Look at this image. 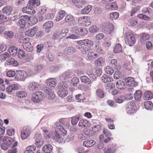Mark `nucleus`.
I'll return each mask as SVG.
<instances>
[{"instance_id":"f257e3e1","label":"nucleus","mask_w":153,"mask_h":153,"mask_svg":"<svg viewBox=\"0 0 153 153\" xmlns=\"http://www.w3.org/2000/svg\"><path fill=\"white\" fill-rule=\"evenodd\" d=\"M68 85L65 82H62L58 86L59 91L58 93L59 97H65L68 94Z\"/></svg>"},{"instance_id":"f03ea898","label":"nucleus","mask_w":153,"mask_h":153,"mask_svg":"<svg viewBox=\"0 0 153 153\" xmlns=\"http://www.w3.org/2000/svg\"><path fill=\"white\" fill-rule=\"evenodd\" d=\"M30 39L28 38L23 37L20 38L19 41L20 43H23V45L24 48L27 51L31 52L33 51V48L30 42H29Z\"/></svg>"},{"instance_id":"7ed1b4c3","label":"nucleus","mask_w":153,"mask_h":153,"mask_svg":"<svg viewBox=\"0 0 153 153\" xmlns=\"http://www.w3.org/2000/svg\"><path fill=\"white\" fill-rule=\"evenodd\" d=\"M45 97L44 94L41 91H38L32 94V101L34 103H38L41 101Z\"/></svg>"},{"instance_id":"20e7f679","label":"nucleus","mask_w":153,"mask_h":153,"mask_svg":"<svg viewBox=\"0 0 153 153\" xmlns=\"http://www.w3.org/2000/svg\"><path fill=\"white\" fill-rule=\"evenodd\" d=\"M78 24L83 26H88L91 25L90 17L84 16L80 17L78 20Z\"/></svg>"},{"instance_id":"39448f33","label":"nucleus","mask_w":153,"mask_h":153,"mask_svg":"<svg viewBox=\"0 0 153 153\" xmlns=\"http://www.w3.org/2000/svg\"><path fill=\"white\" fill-rule=\"evenodd\" d=\"M30 129L28 126H25L23 127L21 134V137L22 139H26L30 135Z\"/></svg>"},{"instance_id":"423d86ee","label":"nucleus","mask_w":153,"mask_h":153,"mask_svg":"<svg viewBox=\"0 0 153 153\" xmlns=\"http://www.w3.org/2000/svg\"><path fill=\"white\" fill-rule=\"evenodd\" d=\"M125 41L126 44L130 46L134 43L135 39L133 34H128L126 35L125 38Z\"/></svg>"},{"instance_id":"0eeeda50","label":"nucleus","mask_w":153,"mask_h":153,"mask_svg":"<svg viewBox=\"0 0 153 153\" xmlns=\"http://www.w3.org/2000/svg\"><path fill=\"white\" fill-rule=\"evenodd\" d=\"M28 88L30 91H35L40 89L41 86L38 82H34L30 83Z\"/></svg>"},{"instance_id":"6e6552de","label":"nucleus","mask_w":153,"mask_h":153,"mask_svg":"<svg viewBox=\"0 0 153 153\" xmlns=\"http://www.w3.org/2000/svg\"><path fill=\"white\" fill-rule=\"evenodd\" d=\"M56 125L55 129L56 131L58 132L59 134L63 136H64L66 134L67 131L61 125L57 123H56Z\"/></svg>"},{"instance_id":"1a4fd4ad","label":"nucleus","mask_w":153,"mask_h":153,"mask_svg":"<svg viewBox=\"0 0 153 153\" xmlns=\"http://www.w3.org/2000/svg\"><path fill=\"white\" fill-rule=\"evenodd\" d=\"M136 105L133 102H130L128 103L126 109L128 113L129 114L134 113L135 112Z\"/></svg>"},{"instance_id":"9d476101","label":"nucleus","mask_w":153,"mask_h":153,"mask_svg":"<svg viewBox=\"0 0 153 153\" xmlns=\"http://www.w3.org/2000/svg\"><path fill=\"white\" fill-rule=\"evenodd\" d=\"M28 18V16L27 15L21 16L20 19L18 21V25L20 26L21 28L25 27L26 24L27 19Z\"/></svg>"},{"instance_id":"9b49d317","label":"nucleus","mask_w":153,"mask_h":153,"mask_svg":"<svg viewBox=\"0 0 153 153\" xmlns=\"http://www.w3.org/2000/svg\"><path fill=\"white\" fill-rule=\"evenodd\" d=\"M28 75L25 71H19L17 73L15 78L17 79H22L25 78Z\"/></svg>"},{"instance_id":"f8f14e48","label":"nucleus","mask_w":153,"mask_h":153,"mask_svg":"<svg viewBox=\"0 0 153 153\" xmlns=\"http://www.w3.org/2000/svg\"><path fill=\"white\" fill-rule=\"evenodd\" d=\"M22 11L24 13L30 15H33L35 13L34 10L28 5H27L26 7L22 8Z\"/></svg>"},{"instance_id":"ddd939ff","label":"nucleus","mask_w":153,"mask_h":153,"mask_svg":"<svg viewBox=\"0 0 153 153\" xmlns=\"http://www.w3.org/2000/svg\"><path fill=\"white\" fill-rule=\"evenodd\" d=\"M53 23L51 21H48L45 23L43 25V28L45 29V31L48 33L50 31L51 28L53 26Z\"/></svg>"},{"instance_id":"4468645a","label":"nucleus","mask_w":153,"mask_h":153,"mask_svg":"<svg viewBox=\"0 0 153 153\" xmlns=\"http://www.w3.org/2000/svg\"><path fill=\"white\" fill-rule=\"evenodd\" d=\"M38 30V29L37 27H33L32 28L29 29L28 31H26L25 32V35L29 36H33L36 33Z\"/></svg>"},{"instance_id":"2eb2a0df","label":"nucleus","mask_w":153,"mask_h":153,"mask_svg":"<svg viewBox=\"0 0 153 153\" xmlns=\"http://www.w3.org/2000/svg\"><path fill=\"white\" fill-rule=\"evenodd\" d=\"M104 29L106 33L108 34H110L114 30V27L112 24L108 22L106 23Z\"/></svg>"},{"instance_id":"dca6fc26","label":"nucleus","mask_w":153,"mask_h":153,"mask_svg":"<svg viewBox=\"0 0 153 153\" xmlns=\"http://www.w3.org/2000/svg\"><path fill=\"white\" fill-rule=\"evenodd\" d=\"M35 138V145L37 147H41L44 143V140L38 134L36 135Z\"/></svg>"},{"instance_id":"f3484780","label":"nucleus","mask_w":153,"mask_h":153,"mask_svg":"<svg viewBox=\"0 0 153 153\" xmlns=\"http://www.w3.org/2000/svg\"><path fill=\"white\" fill-rule=\"evenodd\" d=\"M3 143L4 144L10 146L12 145L15 142L14 140L9 137H5L3 139Z\"/></svg>"},{"instance_id":"a211bd4d","label":"nucleus","mask_w":153,"mask_h":153,"mask_svg":"<svg viewBox=\"0 0 153 153\" xmlns=\"http://www.w3.org/2000/svg\"><path fill=\"white\" fill-rule=\"evenodd\" d=\"M55 94L53 90L50 89H48L47 90L46 96L48 99H53L55 98Z\"/></svg>"},{"instance_id":"6ab92c4d","label":"nucleus","mask_w":153,"mask_h":153,"mask_svg":"<svg viewBox=\"0 0 153 153\" xmlns=\"http://www.w3.org/2000/svg\"><path fill=\"white\" fill-rule=\"evenodd\" d=\"M127 85L130 86H135L137 85L134 79L132 77H128L126 79Z\"/></svg>"},{"instance_id":"aec40b11","label":"nucleus","mask_w":153,"mask_h":153,"mask_svg":"<svg viewBox=\"0 0 153 153\" xmlns=\"http://www.w3.org/2000/svg\"><path fill=\"white\" fill-rule=\"evenodd\" d=\"M72 2L76 7L80 8L82 7L86 2L85 0H73Z\"/></svg>"},{"instance_id":"412c9836","label":"nucleus","mask_w":153,"mask_h":153,"mask_svg":"<svg viewBox=\"0 0 153 153\" xmlns=\"http://www.w3.org/2000/svg\"><path fill=\"white\" fill-rule=\"evenodd\" d=\"M117 8V6L115 2H113L110 4H108L105 7V10L109 11L113 10Z\"/></svg>"},{"instance_id":"4be33fe9","label":"nucleus","mask_w":153,"mask_h":153,"mask_svg":"<svg viewBox=\"0 0 153 153\" xmlns=\"http://www.w3.org/2000/svg\"><path fill=\"white\" fill-rule=\"evenodd\" d=\"M28 24L30 25H33L36 24L37 21V19L34 16H31L27 19Z\"/></svg>"},{"instance_id":"5701e85b","label":"nucleus","mask_w":153,"mask_h":153,"mask_svg":"<svg viewBox=\"0 0 153 153\" xmlns=\"http://www.w3.org/2000/svg\"><path fill=\"white\" fill-rule=\"evenodd\" d=\"M6 63L8 65H13L15 66H17L19 65V63L18 62L12 58L8 59L6 61Z\"/></svg>"},{"instance_id":"b1692460","label":"nucleus","mask_w":153,"mask_h":153,"mask_svg":"<svg viewBox=\"0 0 153 153\" xmlns=\"http://www.w3.org/2000/svg\"><path fill=\"white\" fill-rule=\"evenodd\" d=\"M46 83L48 86L54 88L56 85V80L53 79H50L47 80Z\"/></svg>"},{"instance_id":"393cba45","label":"nucleus","mask_w":153,"mask_h":153,"mask_svg":"<svg viewBox=\"0 0 153 153\" xmlns=\"http://www.w3.org/2000/svg\"><path fill=\"white\" fill-rule=\"evenodd\" d=\"M43 150L45 153H50L53 149V147L51 145H46L43 147Z\"/></svg>"},{"instance_id":"a878e982","label":"nucleus","mask_w":153,"mask_h":153,"mask_svg":"<svg viewBox=\"0 0 153 153\" xmlns=\"http://www.w3.org/2000/svg\"><path fill=\"white\" fill-rule=\"evenodd\" d=\"M91 9L92 7L91 5H87L81 10V13L84 15L87 14L90 12Z\"/></svg>"},{"instance_id":"bb28decb","label":"nucleus","mask_w":153,"mask_h":153,"mask_svg":"<svg viewBox=\"0 0 153 153\" xmlns=\"http://www.w3.org/2000/svg\"><path fill=\"white\" fill-rule=\"evenodd\" d=\"M65 33H63L62 31H57L55 33L53 36L52 38L53 39H58L59 38L61 39L64 36L63 35H65Z\"/></svg>"},{"instance_id":"cd10ccee","label":"nucleus","mask_w":153,"mask_h":153,"mask_svg":"<svg viewBox=\"0 0 153 153\" xmlns=\"http://www.w3.org/2000/svg\"><path fill=\"white\" fill-rule=\"evenodd\" d=\"M89 125V123L88 121L84 119L81 120L78 124V126L82 127H87Z\"/></svg>"},{"instance_id":"c85d7f7f","label":"nucleus","mask_w":153,"mask_h":153,"mask_svg":"<svg viewBox=\"0 0 153 153\" xmlns=\"http://www.w3.org/2000/svg\"><path fill=\"white\" fill-rule=\"evenodd\" d=\"M13 9L11 7L7 6L4 7L2 10V12L4 13H5L8 15L10 14Z\"/></svg>"},{"instance_id":"c756f323","label":"nucleus","mask_w":153,"mask_h":153,"mask_svg":"<svg viewBox=\"0 0 153 153\" xmlns=\"http://www.w3.org/2000/svg\"><path fill=\"white\" fill-rule=\"evenodd\" d=\"M150 38V36L149 35L145 33H143L140 37V41L141 43H144L146 40H149Z\"/></svg>"},{"instance_id":"7c9ffc66","label":"nucleus","mask_w":153,"mask_h":153,"mask_svg":"<svg viewBox=\"0 0 153 153\" xmlns=\"http://www.w3.org/2000/svg\"><path fill=\"white\" fill-rule=\"evenodd\" d=\"M142 94L141 91L140 90L136 91L134 94V98L137 101H140L141 99Z\"/></svg>"},{"instance_id":"2f4dec72","label":"nucleus","mask_w":153,"mask_h":153,"mask_svg":"<svg viewBox=\"0 0 153 153\" xmlns=\"http://www.w3.org/2000/svg\"><path fill=\"white\" fill-rule=\"evenodd\" d=\"M65 14V12L64 10H60L58 13V15L56 18V20L59 21L62 19Z\"/></svg>"},{"instance_id":"473e14b6","label":"nucleus","mask_w":153,"mask_h":153,"mask_svg":"<svg viewBox=\"0 0 153 153\" xmlns=\"http://www.w3.org/2000/svg\"><path fill=\"white\" fill-rule=\"evenodd\" d=\"M95 143V142L94 141L91 140L84 141L83 143V145L84 146L86 147H89L92 146Z\"/></svg>"},{"instance_id":"72a5a7b5","label":"nucleus","mask_w":153,"mask_h":153,"mask_svg":"<svg viewBox=\"0 0 153 153\" xmlns=\"http://www.w3.org/2000/svg\"><path fill=\"white\" fill-rule=\"evenodd\" d=\"M101 80L104 83H106L113 81V79L110 77H108L106 74H103L101 77Z\"/></svg>"},{"instance_id":"f704fd0d","label":"nucleus","mask_w":153,"mask_h":153,"mask_svg":"<svg viewBox=\"0 0 153 153\" xmlns=\"http://www.w3.org/2000/svg\"><path fill=\"white\" fill-rule=\"evenodd\" d=\"M65 21L67 22H73V24L74 25L76 24L75 21L74 20V17L71 15H69L67 16L65 18Z\"/></svg>"},{"instance_id":"c9c22d12","label":"nucleus","mask_w":153,"mask_h":153,"mask_svg":"<svg viewBox=\"0 0 153 153\" xmlns=\"http://www.w3.org/2000/svg\"><path fill=\"white\" fill-rule=\"evenodd\" d=\"M17 51L18 49L15 47H11L9 49L10 53L13 56L17 55Z\"/></svg>"},{"instance_id":"e433bc0d","label":"nucleus","mask_w":153,"mask_h":153,"mask_svg":"<svg viewBox=\"0 0 153 153\" xmlns=\"http://www.w3.org/2000/svg\"><path fill=\"white\" fill-rule=\"evenodd\" d=\"M36 149V147L34 146H29L26 148L25 152L26 153H34L35 152Z\"/></svg>"},{"instance_id":"4c0bfd02","label":"nucleus","mask_w":153,"mask_h":153,"mask_svg":"<svg viewBox=\"0 0 153 153\" xmlns=\"http://www.w3.org/2000/svg\"><path fill=\"white\" fill-rule=\"evenodd\" d=\"M144 97L146 100H150L153 97V94L150 91H146L144 93Z\"/></svg>"},{"instance_id":"58836bf2","label":"nucleus","mask_w":153,"mask_h":153,"mask_svg":"<svg viewBox=\"0 0 153 153\" xmlns=\"http://www.w3.org/2000/svg\"><path fill=\"white\" fill-rule=\"evenodd\" d=\"M116 86L119 89H124L125 88L124 82L122 80H119L116 83Z\"/></svg>"},{"instance_id":"ea45409f","label":"nucleus","mask_w":153,"mask_h":153,"mask_svg":"<svg viewBox=\"0 0 153 153\" xmlns=\"http://www.w3.org/2000/svg\"><path fill=\"white\" fill-rule=\"evenodd\" d=\"M121 46L120 44L118 43L116 45L114 49V52L116 53H120L122 51Z\"/></svg>"},{"instance_id":"a19ab883","label":"nucleus","mask_w":153,"mask_h":153,"mask_svg":"<svg viewBox=\"0 0 153 153\" xmlns=\"http://www.w3.org/2000/svg\"><path fill=\"white\" fill-rule=\"evenodd\" d=\"M81 81L87 84H89L91 83V81L87 76H83L80 78Z\"/></svg>"},{"instance_id":"79ce46f5","label":"nucleus","mask_w":153,"mask_h":153,"mask_svg":"<svg viewBox=\"0 0 153 153\" xmlns=\"http://www.w3.org/2000/svg\"><path fill=\"white\" fill-rule=\"evenodd\" d=\"M96 95L99 98H103L104 96V92L102 89H98L96 91Z\"/></svg>"},{"instance_id":"37998d69","label":"nucleus","mask_w":153,"mask_h":153,"mask_svg":"<svg viewBox=\"0 0 153 153\" xmlns=\"http://www.w3.org/2000/svg\"><path fill=\"white\" fill-rule=\"evenodd\" d=\"M59 122L63 124L64 126L68 127L69 124V120L65 118H62L59 120Z\"/></svg>"},{"instance_id":"c03bdc74","label":"nucleus","mask_w":153,"mask_h":153,"mask_svg":"<svg viewBox=\"0 0 153 153\" xmlns=\"http://www.w3.org/2000/svg\"><path fill=\"white\" fill-rule=\"evenodd\" d=\"M16 96L19 98H24L27 96V93L23 91H18L16 93Z\"/></svg>"},{"instance_id":"a18cd8bd","label":"nucleus","mask_w":153,"mask_h":153,"mask_svg":"<svg viewBox=\"0 0 153 153\" xmlns=\"http://www.w3.org/2000/svg\"><path fill=\"white\" fill-rule=\"evenodd\" d=\"M119 16V14L117 12H114L111 13L110 15V19L112 20L117 19Z\"/></svg>"},{"instance_id":"49530a36","label":"nucleus","mask_w":153,"mask_h":153,"mask_svg":"<svg viewBox=\"0 0 153 153\" xmlns=\"http://www.w3.org/2000/svg\"><path fill=\"white\" fill-rule=\"evenodd\" d=\"M105 70L106 73L110 75H112L114 72L113 68L109 66H106Z\"/></svg>"},{"instance_id":"de8ad7c7","label":"nucleus","mask_w":153,"mask_h":153,"mask_svg":"<svg viewBox=\"0 0 153 153\" xmlns=\"http://www.w3.org/2000/svg\"><path fill=\"white\" fill-rule=\"evenodd\" d=\"M9 56V54L7 52H5L1 54L0 56V59L1 62L5 61L7 58Z\"/></svg>"},{"instance_id":"09e8293b","label":"nucleus","mask_w":153,"mask_h":153,"mask_svg":"<svg viewBox=\"0 0 153 153\" xmlns=\"http://www.w3.org/2000/svg\"><path fill=\"white\" fill-rule=\"evenodd\" d=\"M79 36H84L85 35L88 33V30L85 28L80 27L79 30Z\"/></svg>"},{"instance_id":"8fccbe9b","label":"nucleus","mask_w":153,"mask_h":153,"mask_svg":"<svg viewBox=\"0 0 153 153\" xmlns=\"http://www.w3.org/2000/svg\"><path fill=\"white\" fill-rule=\"evenodd\" d=\"M146 108L148 110H151L153 107V105L151 101H147L144 103Z\"/></svg>"},{"instance_id":"3c124183","label":"nucleus","mask_w":153,"mask_h":153,"mask_svg":"<svg viewBox=\"0 0 153 153\" xmlns=\"http://www.w3.org/2000/svg\"><path fill=\"white\" fill-rule=\"evenodd\" d=\"M80 27L74 26L72 27L71 30L72 33L76 34L79 35Z\"/></svg>"},{"instance_id":"603ef678","label":"nucleus","mask_w":153,"mask_h":153,"mask_svg":"<svg viewBox=\"0 0 153 153\" xmlns=\"http://www.w3.org/2000/svg\"><path fill=\"white\" fill-rule=\"evenodd\" d=\"M79 117L76 116L73 117L71 118V122L72 125H76L79 120Z\"/></svg>"},{"instance_id":"864d4df0","label":"nucleus","mask_w":153,"mask_h":153,"mask_svg":"<svg viewBox=\"0 0 153 153\" xmlns=\"http://www.w3.org/2000/svg\"><path fill=\"white\" fill-rule=\"evenodd\" d=\"M44 136L46 138L53 137V135H52L53 132H50L48 133V131L47 130L44 131Z\"/></svg>"},{"instance_id":"5fc2aeb1","label":"nucleus","mask_w":153,"mask_h":153,"mask_svg":"<svg viewBox=\"0 0 153 153\" xmlns=\"http://www.w3.org/2000/svg\"><path fill=\"white\" fill-rule=\"evenodd\" d=\"M104 60L102 58H99L96 61L97 65L99 66H103L104 64Z\"/></svg>"},{"instance_id":"6e6d98bb","label":"nucleus","mask_w":153,"mask_h":153,"mask_svg":"<svg viewBox=\"0 0 153 153\" xmlns=\"http://www.w3.org/2000/svg\"><path fill=\"white\" fill-rule=\"evenodd\" d=\"M18 56L19 59H22L25 56V53L24 51L20 49L19 50Z\"/></svg>"},{"instance_id":"4d7b16f0","label":"nucleus","mask_w":153,"mask_h":153,"mask_svg":"<svg viewBox=\"0 0 153 153\" xmlns=\"http://www.w3.org/2000/svg\"><path fill=\"white\" fill-rule=\"evenodd\" d=\"M71 82L73 85L76 87L77 85V84L79 82V79L77 77H74L72 79Z\"/></svg>"},{"instance_id":"13d9d810","label":"nucleus","mask_w":153,"mask_h":153,"mask_svg":"<svg viewBox=\"0 0 153 153\" xmlns=\"http://www.w3.org/2000/svg\"><path fill=\"white\" fill-rule=\"evenodd\" d=\"M76 51L75 49L72 47H69L67 48L65 50V51L68 54H70L71 53L75 52Z\"/></svg>"},{"instance_id":"bf43d9fd","label":"nucleus","mask_w":153,"mask_h":153,"mask_svg":"<svg viewBox=\"0 0 153 153\" xmlns=\"http://www.w3.org/2000/svg\"><path fill=\"white\" fill-rule=\"evenodd\" d=\"M14 130L9 127L7 128V134L9 136H12L14 134Z\"/></svg>"},{"instance_id":"052dcab7","label":"nucleus","mask_w":153,"mask_h":153,"mask_svg":"<svg viewBox=\"0 0 153 153\" xmlns=\"http://www.w3.org/2000/svg\"><path fill=\"white\" fill-rule=\"evenodd\" d=\"M7 20V17L3 14L0 15V23H4Z\"/></svg>"},{"instance_id":"680f3d73","label":"nucleus","mask_w":153,"mask_h":153,"mask_svg":"<svg viewBox=\"0 0 153 153\" xmlns=\"http://www.w3.org/2000/svg\"><path fill=\"white\" fill-rule=\"evenodd\" d=\"M137 16L140 19L146 20H149L150 18L143 14H140L137 15Z\"/></svg>"},{"instance_id":"e2e57ef3","label":"nucleus","mask_w":153,"mask_h":153,"mask_svg":"<svg viewBox=\"0 0 153 153\" xmlns=\"http://www.w3.org/2000/svg\"><path fill=\"white\" fill-rule=\"evenodd\" d=\"M17 144V142L16 141L13 145L12 148H11V152H9V153H16L17 152V149L15 147L16 146Z\"/></svg>"},{"instance_id":"0e129e2a","label":"nucleus","mask_w":153,"mask_h":153,"mask_svg":"<svg viewBox=\"0 0 153 153\" xmlns=\"http://www.w3.org/2000/svg\"><path fill=\"white\" fill-rule=\"evenodd\" d=\"M16 74L15 71H8L7 73V76L9 77H14Z\"/></svg>"},{"instance_id":"69168bd1","label":"nucleus","mask_w":153,"mask_h":153,"mask_svg":"<svg viewBox=\"0 0 153 153\" xmlns=\"http://www.w3.org/2000/svg\"><path fill=\"white\" fill-rule=\"evenodd\" d=\"M4 34L10 38H12L14 36L13 33L11 31H5Z\"/></svg>"},{"instance_id":"338daca9","label":"nucleus","mask_w":153,"mask_h":153,"mask_svg":"<svg viewBox=\"0 0 153 153\" xmlns=\"http://www.w3.org/2000/svg\"><path fill=\"white\" fill-rule=\"evenodd\" d=\"M114 77L116 79H118L120 78L121 74L120 71H117L115 72L114 75Z\"/></svg>"},{"instance_id":"774afa93","label":"nucleus","mask_w":153,"mask_h":153,"mask_svg":"<svg viewBox=\"0 0 153 153\" xmlns=\"http://www.w3.org/2000/svg\"><path fill=\"white\" fill-rule=\"evenodd\" d=\"M79 138L81 140H85L88 138V134H79L78 136Z\"/></svg>"}]
</instances>
